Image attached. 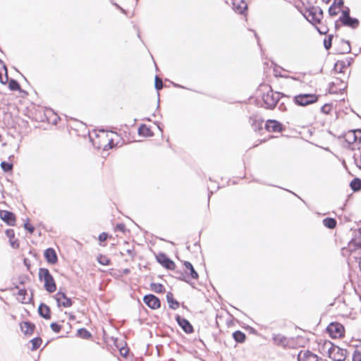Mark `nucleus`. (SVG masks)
I'll use <instances>...</instances> for the list:
<instances>
[{"mask_svg":"<svg viewBox=\"0 0 361 361\" xmlns=\"http://www.w3.org/2000/svg\"><path fill=\"white\" fill-rule=\"evenodd\" d=\"M0 216L3 221L6 222L10 226H13L16 221L15 215L8 211H1Z\"/></svg>","mask_w":361,"mask_h":361,"instance_id":"obj_14","label":"nucleus"},{"mask_svg":"<svg viewBox=\"0 0 361 361\" xmlns=\"http://www.w3.org/2000/svg\"><path fill=\"white\" fill-rule=\"evenodd\" d=\"M351 50L350 45L348 41L341 40V47L339 50L341 54L350 53Z\"/></svg>","mask_w":361,"mask_h":361,"instance_id":"obj_25","label":"nucleus"},{"mask_svg":"<svg viewBox=\"0 0 361 361\" xmlns=\"http://www.w3.org/2000/svg\"><path fill=\"white\" fill-rule=\"evenodd\" d=\"M327 331L334 338H341L344 334V327L337 322L331 323L327 327Z\"/></svg>","mask_w":361,"mask_h":361,"instance_id":"obj_7","label":"nucleus"},{"mask_svg":"<svg viewBox=\"0 0 361 361\" xmlns=\"http://www.w3.org/2000/svg\"><path fill=\"white\" fill-rule=\"evenodd\" d=\"M354 257L356 259V260H357V262L359 264V266H360V270H361V256H360V257H355V256Z\"/></svg>","mask_w":361,"mask_h":361,"instance_id":"obj_49","label":"nucleus"},{"mask_svg":"<svg viewBox=\"0 0 361 361\" xmlns=\"http://www.w3.org/2000/svg\"><path fill=\"white\" fill-rule=\"evenodd\" d=\"M266 128L269 132H280L282 130L281 124L275 120H269Z\"/></svg>","mask_w":361,"mask_h":361,"instance_id":"obj_15","label":"nucleus"},{"mask_svg":"<svg viewBox=\"0 0 361 361\" xmlns=\"http://www.w3.org/2000/svg\"><path fill=\"white\" fill-rule=\"evenodd\" d=\"M298 361H317V356L307 350H304L298 353Z\"/></svg>","mask_w":361,"mask_h":361,"instance_id":"obj_12","label":"nucleus"},{"mask_svg":"<svg viewBox=\"0 0 361 361\" xmlns=\"http://www.w3.org/2000/svg\"><path fill=\"white\" fill-rule=\"evenodd\" d=\"M227 4L232 5L233 9L238 13L242 14L247 8L244 0H226Z\"/></svg>","mask_w":361,"mask_h":361,"instance_id":"obj_9","label":"nucleus"},{"mask_svg":"<svg viewBox=\"0 0 361 361\" xmlns=\"http://www.w3.org/2000/svg\"><path fill=\"white\" fill-rule=\"evenodd\" d=\"M1 169L6 172L10 171L13 169V164L6 161H2L1 163Z\"/></svg>","mask_w":361,"mask_h":361,"instance_id":"obj_37","label":"nucleus"},{"mask_svg":"<svg viewBox=\"0 0 361 361\" xmlns=\"http://www.w3.org/2000/svg\"><path fill=\"white\" fill-rule=\"evenodd\" d=\"M55 300L57 302L59 307H63L65 308L72 306L73 302L71 298H68L65 293L59 290L54 296Z\"/></svg>","mask_w":361,"mask_h":361,"instance_id":"obj_8","label":"nucleus"},{"mask_svg":"<svg viewBox=\"0 0 361 361\" xmlns=\"http://www.w3.org/2000/svg\"><path fill=\"white\" fill-rule=\"evenodd\" d=\"M44 257L51 264L56 263L58 259L56 252L52 248H48L44 251Z\"/></svg>","mask_w":361,"mask_h":361,"instance_id":"obj_16","label":"nucleus"},{"mask_svg":"<svg viewBox=\"0 0 361 361\" xmlns=\"http://www.w3.org/2000/svg\"><path fill=\"white\" fill-rule=\"evenodd\" d=\"M126 226L123 224H119L116 226V231H119L121 232H124Z\"/></svg>","mask_w":361,"mask_h":361,"instance_id":"obj_44","label":"nucleus"},{"mask_svg":"<svg viewBox=\"0 0 361 361\" xmlns=\"http://www.w3.org/2000/svg\"><path fill=\"white\" fill-rule=\"evenodd\" d=\"M273 340L274 341V343L276 345H281V346H286V345H288L287 338L283 335H281V334L274 335L273 337Z\"/></svg>","mask_w":361,"mask_h":361,"instance_id":"obj_20","label":"nucleus"},{"mask_svg":"<svg viewBox=\"0 0 361 361\" xmlns=\"http://www.w3.org/2000/svg\"><path fill=\"white\" fill-rule=\"evenodd\" d=\"M151 287L152 290H154L156 293H163L165 290V288L163 285L160 283H152Z\"/></svg>","mask_w":361,"mask_h":361,"instance_id":"obj_32","label":"nucleus"},{"mask_svg":"<svg viewBox=\"0 0 361 361\" xmlns=\"http://www.w3.org/2000/svg\"><path fill=\"white\" fill-rule=\"evenodd\" d=\"M176 321L185 333L190 334L193 331L192 326L186 319L182 318L181 317L178 315L176 317Z\"/></svg>","mask_w":361,"mask_h":361,"instance_id":"obj_13","label":"nucleus"},{"mask_svg":"<svg viewBox=\"0 0 361 361\" xmlns=\"http://www.w3.org/2000/svg\"><path fill=\"white\" fill-rule=\"evenodd\" d=\"M350 187L354 191H357L361 188V180L359 178L353 179L350 183Z\"/></svg>","mask_w":361,"mask_h":361,"instance_id":"obj_29","label":"nucleus"},{"mask_svg":"<svg viewBox=\"0 0 361 361\" xmlns=\"http://www.w3.org/2000/svg\"><path fill=\"white\" fill-rule=\"evenodd\" d=\"M267 88H268L267 92H264L262 96L264 106L266 109H272L280 99V93L274 92L270 87H267Z\"/></svg>","mask_w":361,"mask_h":361,"instance_id":"obj_3","label":"nucleus"},{"mask_svg":"<svg viewBox=\"0 0 361 361\" xmlns=\"http://www.w3.org/2000/svg\"><path fill=\"white\" fill-rule=\"evenodd\" d=\"M50 276H51V275L50 274L49 271L47 269H39V277L41 281H44L45 279H48Z\"/></svg>","mask_w":361,"mask_h":361,"instance_id":"obj_26","label":"nucleus"},{"mask_svg":"<svg viewBox=\"0 0 361 361\" xmlns=\"http://www.w3.org/2000/svg\"><path fill=\"white\" fill-rule=\"evenodd\" d=\"M355 246L358 247L360 250H361V228L359 229L357 233L356 234L355 238L353 242H351L349 245L350 249V256L353 257V252L351 250L352 247Z\"/></svg>","mask_w":361,"mask_h":361,"instance_id":"obj_17","label":"nucleus"},{"mask_svg":"<svg viewBox=\"0 0 361 361\" xmlns=\"http://www.w3.org/2000/svg\"><path fill=\"white\" fill-rule=\"evenodd\" d=\"M353 361H361V353L355 351L353 354Z\"/></svg>","mask_w":361,"mask_h":361,"instance_id":"obj_42","label":"nucleus"},{"mask_svg":"<svg viewBox=\"0 0 361 361\" xmlns=\"http://www.w3.org/2000/svg\"><path fill=\"white\" fill-rule=\"evenodd\" d=\"M138 133L140 135L145 136V137L152 135L150 129L148 128L145 125H142L139 128Z\"/></svg>","mask_w":361,"mask_h":361,"instance_id":"obj_28","label":"nucleus"},{"mask_svg":"<svg viewBox=\"0 0 361 361\" xmlns=\"http://www.w3.org/2000/svg\"><path fill=\"white\" fill-rule=\"evenodd\" d=\"M333 35H329L327 39L324 41V45L326 49L329 50L331 47Z\"/></svg>","mask_w":361,"mask_h":361,"instance_id":"obj_39","label":"nucleus"},{"mask_svg":"<svg viewBox=\"0 0 361 361\" xmlns=\"http://www.w3.org/2000/svg\"><path fill=\"white\" fill-rule=\"evenodd\" d=\"M341 11V8H338L334 5H331L329 8V13L331 16H336Z\"/></svg>","mask_w":361,"mask_h":361,"instance_id":"obj_35","label":"nucleus"},{"mask_svg":"<svg viewBox=\"0 0 361 361\" xmlns=\"http://www.w3.org/2000/svg\"><path fill=\"white\" fill-rule=\"evenodd\" d=\"M18 295L19 296H23V300H25V295H26V290H24V289H20V290H18Z\"/></svg>","mask_w":361,"mask_h":361,"instance_id":"obj_48","label":"nucleus"},{"mask_svg":"<svg viewBox=\"0 0 361 361\" xmlns=\"http://www.w3.org/2000/svg\"><path fill=\"white\" fill-rule=\"evenodd\" d=\"M331 107L328 104H325L322 107V111L325 113V114H328L329 110H330Z\"/></svg>","mask_w":361,"mask_h":361,"instance_id":"obj_45","label":"nucleus"},{"mask_svg":"<svg viewBox=\"0 0 361 361\" xmlns=\"http://www.w3.org/2000/svg\"><path fill=\"white\" fill-rule=\"evenodd\" d=\"M97 261L99 264L102 265H108L110 262V260L107 257L102 255L98 256Z\"/></svg>","mask_w":361,"mask_h":361,"instance_id":"obj_36","label":"nucleus"},{"mask_svg":"<svg viewBox=\"0 0 361 361\" xmlns=\"http://www.w3.org/2000/svg\"><path fill=\"white\" fill-rule=\"evenodd\" d=\"M166 300L170 308L176 310L179 307V303L173 299V295L171 293H168L166 294Z\"/></svg>","mask_w":361,"mask_h":361,"instance_id":"obj_22","label":"nucleus"},{"mask_svg":"<svg viewBox=\"0 0 361 361\" xmlns=\"http://www.w3.org/2000/svg\"><path fill=\"white\" fill-rule=\"evenodd\" d=\"M343 0H334L333 5L337 6L338 8H341V6H343Z\"/></svg>","mask_w":361,"mask_h":361,"instance_id":"obj_46","label":"nucleus"},{"mask_svg":"<svg viewBox=\"0 0 361 361\" xmlns=\"http://www.w3.org/2000/svg\"><path fill=\"white\" fill-rule=\"evenodd\" d=\"M324 348L328 350L329 357L334 361H344L347 356V351L345 349L341 348L337 345H334L330 341L324 343Z\"/></svg>","mask_w":361,"mask_h":361,"instance_id":"obj_1","label":"nucleus"},{"mask_svg":"<svg viewBox=\"0 0 361 361\" xmlns=\"http://www.w3.org/2000/svg\"><path fill=\"white\" fill-rule=\"evenodd\" d=\"M34 325L27 322H23L20 324L21 331L25 334H31L34 329Z\"/></svg>","mask_w":361,"mask_h":361,"instance_id":"obj_21","label":"nucleus"},{"mask_svg":"<svg viewBox=\"0 0 361 361\" xmlns=\"http://www.w3.org/2000/svg\"><path fill=\"white\" fill-rule=\"evenodd\" d=\"M78 335L82 338H89L91 337V334L85 329H80L78 330Z\"/></svg>","mask_w":361,"mask_h":361,"instance_id":"obj_31","label":"nucleus"},{"mask_svg":"<svg viewBox=\"0 0 361 361\" xmlns=\"http://www.w3.org/2000/svg\"><path fill=\"white\" fill-rule=\"evenodd\" d=\"M24 227L26 230H27L30 233H33L34 232V230H35V228L30 225L28 223H25L24 224Z\"/></svg>","mask_w":361,"mask_h":361,"instance_id":"obj_43","label":"nucleus"},{"mask_svg":"<svg viewBox=\"0 0 361 361\" xmlns=\"http://www.w3.org/2000/svg\"><path fill=\"white\" fill-rule=\"evenodd\" d=\"M325 3H329L330 1V0H322Z\"/></svg>","mask_w":361,"mask_h":361,"instance_id":"obj_50","label":"nucleus"},{"mask_svg":"<svg viewBox=\"0 0 361 361\" xmlns=\"http://www.w3.org/2000/svg\"><path fill=\"white\" fill-rule=\"evenodd\" d=\"M44 282V288L49 293H54L56 290V286L52 276L45 279Z\"/></svg>","mask_w":361,"mask_h":361,"instance_id":"obj_18","label":"nucleus"},{"mask_svg":"<svg viewBox=\"0 0 361 361\" xmlns=\"http://www.w3.org/2000/svg\"><path fill=\"white\" fill-rule=\"evenodd\" d=\"M145 303L152 309H157L160 307V301L154 295H147L144 297Z\"/></svg>","mask_w":361,"mask_h":361,"instance_id":"obj_11","label":"nucleus"},{"mask_svg":"<svg viewBox=\"0 0 361 361\" xmlns=\"http://www.w3.org/2000/svg\"><path fill=\"white\" fill-rule=\"evenodd\" d=\"M31 343L32 345L31 348L32 350H35L40 346L42 343V339L40 338H35L31 340Z\"/></svg>","mask_w":361,"mask_h":361,"instance_id":"obj_34","label":"nucleus"},{"mask_svg":"<svg viewBox=\"0 0 361 361\" xmlns=\"http://www.w3.org/2000/svg\"><path fill=\"white\" fill-rule=\"evenodd\" d=\"M339 21L343 25L351 28H356L359 25V20L357 18H353L350 16V11L348 8L342 11Z\"/></svg>","mask_w":361,"mask_h":361,"instance_id":"obj_5","label":"nucleus"},{"mask_svg":"<svg viewBox=\"0 0 361 361\" xmlns=\"http://www.w3.org/2000/svg\"><path fill=\"white\" fill-rule=\"evenodd\" d=\"M157 261L168 269L172 270L175 269V263L171 260L165 254L159 253L157 256Z\"/></svg>","mask_w":361,"mask_h":361,"instance_id":"obj_10","label":"nucleus"},{"mask_svg":"<svg viewBox=\"0 0 361 361\" xmlns=\"http://www.w3.org/2000/svg\"><path fill=\"white\" fill-rule=\"evenodd\" d=\"M233 338L239 343H243L245 339V334L240 331H236L233 334Z\"/></svg>","mask_w":361,"mask_h":361,"instance_id":"obj_27","label":"nucleus"},{"mask_svg":"<svg viewBox=\"0 0 361 361\" xmlns=\"http://www.w3.org/2000/svg\"><path fill=\"white\" fill-rule=\"evenodd\" d=\"M318 98L315 94H300L293 97V102L298 106H305L317 102Z\"/></svg>","mask_w":361,"mask_h":361,"instance_id":"obj_4","label":"nucleus"},{"mask_svg":"<svg viewBox=\"0 0 361 361\" xmlns=\"http://www.w3.org/2000/svg\"><path fill=\"white\" fill-rule=\"evenodd\" d=\"M51 329L54 331V332H56V333H59L60 331H61V326L59 325L58 324L56 323H51Z\"/></svg>","mask_w":361,"mask_h":361,"instance_id":"obj_41","label":"nucleus"},{"mask_svg":"<svg viewBox=\"0 0 361 361\" xmlns=\"http://www.w3.org/2000/svg\"><path fill=\"white\" fill-rule=\"evenodd\" d=\"M107 238V235L105 233H102L99 235V240L102 242L106 240Z\"/></svg>","mask_w":361,"mask_h":361,"instance_id":"obj_47","label":"nucleus"},{"mask_svg":"<svg viewBox=\"0 0 361 361\" xmlns=\"http://www.w3.org/2000/svg\"><path fill=\"white\" fill-rule=\"evenodd\" d=\"M305 16L312 24L319 23L323 17V12L319 8L312 7L307 11Z\"/></svg>","mask_w":361,"mask_h":361,"instance_id":"obj_6","label":"nucleus"},{"mask_svg":"<svg viewBox=\"0 0 361 361\" xmlns=\"http://www.w3.org/2000/svg\"><path fill=\"white\" fill-rule=\"evenodd\" d=\"M354 161L355 165L359 168L361 169V153H355L353 156Z\"/></svg>","mask_w":361,"mask_h":361,"instance_id":"obj_38","label":"nucleus"},{"mask_svg":"<svg viewBox=\"0 0 361 361\" xmlns=\"http://www.w3.org/2000/svg\"><path fill=\"white\" fill-rule=\"evenodd\" d=\"M184 264L186 268V272L188 271L191 278L197 279L198 278V274L197 271L195 270L192 264L190 263L189 262H185Z\"/></svg>","mask_w":361,"mask_h":361,"instance_id":"obj_23","label":"nucleus"},{"mask_svg":"<svg viewBox=\"0 0 361 361\" xmlns=\"http://www.w3.org/2000/svg\"><path fill=\"white\" fill-rule=\"evenodd\" d=\"M318 30H319V32H320V33H325V32H322V31H321L320 30H319V29H318Z\"/></svg>","mask_w":361,"mask_h":361,"instance_id":"obj_51","label":"nucleus"},{"mask_svg":"<svg viewBox=\"0 0 361 361\" xmlns=\"http://www.w3.org/2000/svg\"><path fill=\"white\" fill-rule=\"evenodd\" d=\"M6 236L10 239L11 244L13 247H17L18 244H16V242H13L12 239L14 238V231L12 229H8L6 231Z\"/></svg>","mask_w":361,"mask_h":361,"instance_id":"obj_30","label":"nucleus"},{"mask_svg":"<svg viewBox=\"0 0 361 361\" xmlns=\"http://www.w3.org/2000/svg\"><path fill=\"white\" fill-rule=\"evenodd\" d=\"M39 314L41 317L46 319H49L51 318L50 315V308L45 304L42 303L39 306L38 308Z\"/></svg>","mask_w":361,"mask_h":361,"instance_id":"obj_19","label":"nucleus"},{"mask_svg":"<svg viewBox=\"0 0 361 361\" xmlns=\"http://www.w3.org/2000/svg\"><path fill=\"white\" fill-rule=\"evenodd\" d=\"M323 224L328 228H334L336 226V221L333 218H325L323 219Z\"/></svg>","mask_w":361,"mask_h":361,"instance_id":"obj_24","label":"nucleus"},{"mask_svg":"<svg viewBox=\"0 0 361 361\" xmlns=\"http://www.w3.org/2000/svg\"><path fill=\"white\" fill-rule=\"evenodd\" d=\"M8 87H9V89L12 91H16V90H20L19 83L16 80H13V79H11L9 81Z\"/></svg>","mask_w":361,"mask_h":361,"instance_id":"obj_33","label":"nucleus"},{"mask_svg":"<svg viewBox=\"0 0 361 361\" xmlns=\"http://www.w3.org/2000/svg\"><path fill=\"white\" fill-rule=\"evenodd\" d=\"M155 88L157 90H160L163 87V82L158 76L155 78Z\"/></svg>","mask_w":361,"mask_h":361,"instance_id":"obj_40","label":"nucleus"},{"mask_svg":"<svg viewBox=\"0 0 361 361\" xmlns=\"http://www.w3.org/2000/svg\"><path fill=\"white\" fill-rule=\"evenodd\" d=\"M345 142L353 150L361 147V130H349L344 135Z\"/></svg>","mask_w":361,"mask_h":361,"instance_id":"obj_2","label":"nucleus"}]
</instances>
